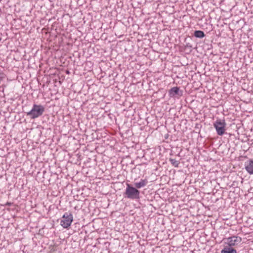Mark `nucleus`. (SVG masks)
I'll return each mask as SVG.
<instances>
[{
	"label": "nucleus",
	"instance_id": "1",
	"mask_svg": "<svg viewBox=\"0 0 253 253\" xmlns=\"http://www.w3.org/2000/svg\"><path fill=\"white\" fill-rule=\"evenodd\" d=\"M226 124L224 119H217L213 123V126L219 135H223L226 131Z\"/></svg>",
	"mask_w": 253,
	"mask_h": 253
},
{
	"label": "nucleus",
	"instance_id": "2",
	"mask_svg": "<svg viewBox=\"0 0 253 253\" xmlns=\"http://www.w3.org/2000/svg\"><path fill=\"white\" fill-rule=\"evenodd\" d=\"M44 111V107L42 105H34L32 110L27 113V115L31 119H35L41 116Z\"/></svg>",
	"mask_w": 253,
	"mask_h": 253
},
{
	"label": "nucleus",
	"instance_id": "3",
	"mask_svg": "<svg viewBox=\"0 0 253 253\" xmlns=\"http://www.w3.org/2000/svg\"><path fill=\"white\" fill-rule=\"evenodd\" d=\"M194 48L193 42L190 38H185L184 43L179 46V50L186 54L190 53Z\"/></svg>",
	"mask_w": 253,
	"mask_h": 253
},
{
	"label": "nucleus",
	"instance_id": "4",
	"mask_svg": "<svg viewBox=\"0 0 253 253\" xmlns=\"http://www.w3.org/2000/svg\"><path fill=\"white\" fill-rule=\"evenodd\" d=\"M125 195L126 197L132 199H136L139 198V191L134 187L130 186L127 184L125 192Z\"/></svg>",
	"mask_w": 253,
	"mask_h": 253
},
{
	"label": "nucleus",
	"instance_id": "5",
	"mask_svg": "<svg viewBox=\"0 0 253 253\" xmlns=\"http://www.w3.org/2000/svg\"><path fill=\"white\" fill-rule=\"evenodd\" d=\"M225 244L228 247L232 248V247H237L242 242V238L237 236H232L225 239Z\"/></svg>",
	"mask_w": 253,
	"mask_h": 253
},
{
	"label": "nucleus",
	"instance_id": "6",
	"mask_svg": "<svg viewBox=\"0 0 253 253\" xmlns=\"http://www.w3.org/2000/svg\"><path fill=\"white\" fill-rule=\"evenodd\" d=\"M73 218L71 213H65L61 220L60 225L64 228H68L70 226L73 220Z\"/></svg>",
	"mask_w": 253,
	"mask_h": 253
},
{
	"label": "nucleus",
	"instance_id": "7",
	"mask_svg": "<svg viewBox=\"0 0 253 253\" xmlns=\"http://www.w3.org/2000/svg\"><path fill=\"white\" fill-rule=\"evenodd\" d=\"M245 169L249 173L253 174V160H250L245 166Z\"/></svg>",
	"mask_w": 253,
	"mask_h": 253
},
{
	"label": "nucleus",
	"instance_id": "8",
	"mask_svg": "<svg viewBox=\"0 0 253 253\" xmlns=\"http://www.w3.org/2000/svg\"><path fill=\"white\" fill-rule=\"evenodd\" d=\"M179 88L178 87H173L169 91V94L170 97H174L176 95L178 94Z\"/></svg>",
	"mask_w": 253,
	"mask_h": 253
},
{
	"label": "nucleus",
	"instance_id": "9",
	"mask_svg": "<svg viewBox=\"0 0 253 253\" xmlns=\"http://www.w3.org/2000/svg\"><path fill=\"white\" fill-rule=\"evenodd\" d=\"M147 183L148 181L146 179H141L139 182H135L134 185L137 188H140L145 186Z\"/></svg>",
	"mask_w": 253,
	"mask_h": 253
},
{
	"label": "nucleus",
	"instance_id": "10",
	"mask_svg": "<svg viewBox=\"0 0 253 253\" xmlns=\"http://www.w3.org/2000/svg\"><path fill=\"white\" fill-rule=\"evenodd\" d=\"M221 253H237V251L233 248L226 247L221 251Z\"/></svg>",
	"mask_w": 253,
	"mask_h": 253
},
{
	"label": "nucleus",
	"instance_id": "11",
	"mask_svg": "<svg viewBox=\"0 0 253 253\" xmlns=\"http://www.w3.org/2000/svg\"><path fill=\"white\" fill-rule=\"evenodd\" d=\"M194 36L196 38L201 39L204 38L206 35L203 31L201 30H196L194 31Z\"/></svg>",
	"mask_w": 253,
	"mask_h": 253
},
{
	"label": "nucleus",
	"instance_id": "12",
	"mask_svg": "<svg viewBox=\"0 0 253 253\" xmlns=\"http://www.w3.org/2000/svg\"><path fill=\"white\" fill-rule=\"evenodd\" d=\"M169 161L173 166L175 168H177L179 165V162L174 159H170Z\"/></svg>",
	"mask_w": 253,
	"mask_h": 253
},
{
	"label": "nucleus",
	"instance_id": "13",
	"mask_svg": "<svg viewBox=\"0 0 253 253\" xmlns=\"http://www.w3.org/2000/svg\"><path fill=\"white\" fill-rule=\"evenodd\" d=\"M3 75L2 71L0 69V76Z\"/></svg>",
	"mask_w": 253,
	"mask_h": 253
},
{
	"label": "nucleus",
	"instance_id": "14",
	"mask_svg": "<svg viewBox=\"0 0 253 253\" xmlns=\"http://www.w3.org/2000/svg\"><path fill=\"white\" fill-rule=\"evenodd\" d=\"M6 205H8V206H11V203H9V202H7L6 204Z\"/></svg>",
	"mask_w": 253,
	"mask_h": 253
}]
</instances>
